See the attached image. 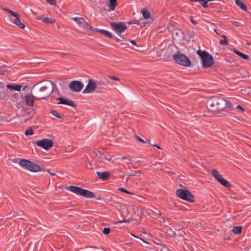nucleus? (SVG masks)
Returning <instances> with one entry per match:
<instances>
[{"instance_id":"nucleus-1","label":"nucleus","mask_w":251,"mask_h":251,"mask_svg":"<svg viewBox=\"0 0 251 251\" xmlns=\"http://www.w3.org/2000/svg\"><path fill=\"white\" fill-rule=\"evenodd\" d=\"M231 105L230 101L221 97H212L206 102L208 110L217 114L222 111H227L231 108Z\"/></svg>"},{"instance_id":"nucleus-2","label":"nucleus","mask_w":251,"mask_h":251,"mask_svg":"<svg viewBox=\"0 0 251 251\" xmlns=\"http://www.w3.org/2000/svg\"><path fill=\"white\" fill-rule=\"evenodd\" d=\"M54 85L50 81L41 86L36 84L32 89V93L36 96V100H46L53 91Z\"/></svg>"},{"instance_id":"nucleus-3","label":"nucleus","mask_w":251,"mask_h":251,"mask_svg":"<svg viewBox=\"0 0 251 251\" xmlns=\"http://www.w3.org/2000/svg\"><path fill=\"white\" fill-rule=\"evenodd\" d=\"M66 189L67 190L75 193V194L81 196L86 198H95L97 200H101V197L100 196H96L94 193L86 189H82L78 186H67Z\"/></svg>"},{"instance_id":"nucleus-4","label":"nucleus","mask_w":251,"mask_h":251,"mask_svg":"<svg viewBox=\"0 0 251 251\" xmlns=\"http://www.w3.org/2000/svg\"><path fill=\"white\" fill-rule=\"evenodd\" d=\"M173 58L176 63L181 66L187 67L191 66V61L189 57L178 50L173 55Z\"/></svg>"},{"instance_id":"nucleus-5","label":"nucleus","mask_w":251,"mask_h":251,"mask_svg":"<svg viewBox=\"0 0 251 251\" xmlns=\"http://www.w3.org/2000/svg\"><path fill=\"white\" fill-rule=\"evenodd\" d=\"M197 53L201 57L203 68L210 67L213 64L214 59L210 54L201 50L197 51Z\"/></svg>"},{"instance_id":"nucleus-6","label":"nucleus","mask_w":251,"mask_h":251,"mask_svg":"<svg viewBox=\"0 0 251 251\" xmlns=\"http://www.w3.org/2000/svg\"><path fill=\"white\" fill-rule=\"evenodd\" d=\"M176 196L179 198L190 201H194V197L193 195L188 190L179 189L176 192Z\"/></svg>"},{"instance_id":"nucleus-7","label":"nucleus","mask_w":251,"mask_h":251,"mask_svg":"<svg viewBox=\"0 0 251 251\" xmlns=\"http://www.w3.org/2000/svg\"><path fill=\"white\" fill-rule=\"evenodd\" d=\"M4 10L9 13L13 17L10 18L11 22L22 29L25 27V24L21 22L19 15L18 13L8 8H4Z\"/></svg>"},{"instance_id":"nucleus-8","label":"nucleus","mask_w":251,"mask_h":251,"mask_svg":"<svg viewBox=\"0 0 251 251\" xmlns=\"http://www.w3.org/2000/svg\"><path fill=\"white\" fill-rule=\"evenodd\" d=\"M72 20L76 22V23L81 28L86 30H91L93 31L94 28L82 17H74Z\"/></svg>"},{"instance_id":"nucleus-9","label":"nucleus","mask_w":251,"mask_h":251,"mask_svg":"<svg viewBox=\"0 0 251 251\" xmlns=\"http://www.w3.org/2000/svg\"><path fill=\"white\" fill-rule=\"evenodd\" d=\"M110 25L112 29L118 34L123 32L127 29V26L124 23L122 22H119L118 23L111 22Z\"/></svg>"},{"instance_id":"nucleus-10","label":"nucleus","mask_w":251,"mask_h":251,"mask_svg":"<svg viewBox=\"0 0 251 251\" xmlns=\"http://www.w3.org/2000/svg\"><path fill=\"white\" fill-rule=\"evenodd\" d=\"M36 145L48 151L53 146V142L52 140L49 139H43L36 142Z\"/></svg>"},{"instance_id":"nucleus-11","label":"nucleus","mask_w":251,"mask_h":251,"mask_svg":"<svg viewBox=\"0 0 251 251\" xmlns=\"http://www.w3.org/2000/svg\"><path fill=\"white\" fill-rule=\"evenodd\" d=\"M84 85L81 81L73 80L69 85L70 89L73 92H79L83 89Z\"/></svg>"},{"instance_id":"nucleus-12","label":"nucleus","mask_w":251,"mask_h":251,"mask_svg":"<svg viewBox=\"0 0 251 251\" xmlns=\"http://www.w3.org/2000/svg\"><path fill=\"white\" fill-rule=\"evenodd\" d=\"M97 86V85L96 82L94 80L89 79L87 86L83 91V93H91L95 91Z\"/></svg>"},{"instance_id":"nucleus-13","label":"nucleus","mask_w":251,"mask_h":251,"mask_svg":"<svg viewBox=\"0 0 251 251\" xmlns=\"http://www.w3.org/2000/svg\"><path fill=\"white\" fill-rule=\"evenodd\" d=\"M36 100V96L32 94H27L24 97V100L26 105L30 107H33L34 100Z\"/></svg>"},{"instance_id":"nucleus-14","label":"nucleus","mask_w":251,"mask_h":251,"mask_svg":"<svg viewBox=\"0 0 251 251\" xmlns=\"http://www.w3.org/2000/svg\"><path fill=\"white\" fill-rule=\"evenodd\" d=\"M58 100H59V104H65L67 105L71 106L73 107H75L76 105L75 104L74 102L72 100H68L67 99H64L62 98H59L57 99Z\"/></svg>"},{"instance_id":"nucleus-15","label":"nucleus","mask_w":251,"mask_h":251,"mask_svg":"<svg viewBox=\"0 0 251 251\" xmlns=\"http://www.w3.org/2000/svg\"><path fill=\"white\" fill-rule=\"evenodd\" d=\"M28 168L27 170L33 172H38L42 171L41 167L39 165L31 161Z\"/></svg>"},{"instance_id":"nucleus-16","label":"nucleus","mask_w":251,"mask_h":251,"mask_svg":"<svg viewBox=\"0 0 251 251\" xmlns=\"http://www.w3.org/2000/svg\"><path fill=\"white\" fill-rule=\"evenodd\" d=\"M97 175L99 178L103 180H106L110 176V173L108 172H97Z\"/></svg>"},{"instance_id":"nucleus-17","label":"nucleus","mask_w":251,"mask_h":251,"mask_svg":"<svg viewBox=\"0 0 251 251\" xmlns=\"http://www.w3.org/2000/svg\"><path fill=\"white\" fill-rule=\"evenodd\" d=\"M93 31H96L97 32H99L101 34L104 35V36L108 37L109 38L113 39V36H112V34L110 32H109L107 30H105L104 29H99L97 28H94V30H93Z\"/></svg>"},{"instance_id":"nucleus-18","label":"nucleus","mask_w":251,"mask_h":251,"mask_svg":"<svg viewBox=\"0 0 251 251\" xmlns=\"http://www.w3.org/2000/svg\"><path fill=\"white\" fill-rule=\"evenodd\" d=\"M30 161L25 159H20L19 162V164L20 165V166L25 170H27V169L29 168L28 166L30 164Z\"/></svg>"},{"instance_id":"nucleus-19","label":"nucleus","mask_w":251,"mask_h":251,"mask_svg":"<svg viewBox=\"0 0 251 251\" xmlns=\"http://www.w3.org/2000/svg\"><path fill=\"white\" fill-rule=\"evenodd\" d=\"M7 88L10 90H14L17 91H20L22 87V86L20 84H8L6 85Z\"/></svg>"},{"instance_id":"nucleus-20","label":"nucleus","mask_w":251,"mask_h":251,"mask_svg":"<svg viewBox=\"0 0 251 251\" xmlns=\"http://www.w3.org/2000/svg\"><path fill=\"white\" fill-rule=\"evenodd\" d=\"M211 174L212 176L219 182L223 178L222 175H221L216 170L214 169L211 170Z\"/></svg>"},{"instance_id":"nucleus-21","label":"nucleus","mask_w":251,"mask_h":251,"mask_svg":"<svg viewBox=\"0 0 251 251\" xmlns=\"http://www.w3.org/2000/svg\"><path fill=\"white\" fill-rule=\"evenodd\" d=\"M236 5L239 6L242 10L247 11V7L246 5L240 0H236Z\"/></svg>"},{"instance_id":"nucleus-22","label":"nucleus","mask_w":251,"mask_h":251,"mask_svg":"<svg viewBox=\"0 0 251 251\" xmlns=\"http://www.w3.org/2000/svg\"><path fill=\"white\" fill-rule=\"evenodd\" d=\"M117 0H109L110 4L109 5V11H113L115 9L117 3Z\"/></svg>"},{"instance_id":"nucleus-23","label":"nucleus","mask_w":251,"mask_h":251,"mask_svg":"<svg viewBox=\"0 0 251 251\" xmlns=\"http://www.w3.org/2000/svg\"><path fill=\"white\" fill-rule=\"evenodd\" d=\"M141 13L143 15V17L145 19H149L151 17V14L150 12L148 10L145 9V8H143L141 10Z\"/></svg>"},{"instance_id":"nucleus-24","label":"nucleus","mask_w":251,"mask_h":251,"mask_svg":"<svg viewBox=\"0 0 251 251\" xmlns=\"http://www.w3.org/2000/svg\"><path fill=\"white\" fill-rule=\"evenodd\" d=\"M173 36L181 38L183 37V33L182 30H176L174 31Z\"/></svg>"},{"instance_id":"nucleus-25","label":"nucleus","mask_w":251,"mask_h":251,"mask_svg":"<svg viewBox=\"0 0 251 251\" xmlns=\"http://www.w3.org/2000/svg\"><path fill=\"white\" fill-rule=\"evenodd\" d=\"M219 182L221 184H222V185H223L226 187L229 188L230 187V183L227 180H226V179H225L224 178L221 179L219 181Z\"/></svg>"},{"instance_id":"nucleus-26","label":"nucleus","mask_w":251,"mask_h":251,"mask_svg":"<svg viewBox=\"0 0 251 251\" xmlns=\"http://www.w3.org/2000/svg\"><path fill=\"white\" fill-rule=\"evenodd\" d=\"M192 1L195 2H199L204 8H206L208 6L207 0H192Z\"/></svg>"},{"instance_id":"nucleus-27","label":"nucleus","mask_w":251,"mask_h":251,"mask_svg":"<svg viewBox=\"0 0 251 251\" xmlns=\"http://www.w3.org/2000/svg\"><path fill=\"white\" fill-rule=\"evenodd\" d=\"M236 55H239L240 57L245 60H248L249 59V57L248 55L241 52L238 50H236Z\"/></svg>"},{"instance_id":"nucleus-28","label":"nucleus","mask_w":251,"mask_h":251,"mask_svg":"<svg viewBox=\"0 0 251 251\" xmlns=\"http://www.w3.org/2000/svg\"><path fill=\"white\" fill-rule=\"evenodd\" d=\"M42 21L44 23L46 24H53L55 22V20L54 19H50L48 17H45L42 19Z\"/></svg>"},{"instance_id":"nucleus-29","label":"nucleus","mask_w":251,"mask_h":251,"mask_svg":"<svg viewBox=\"0 0 251 251\" xmlns=\"http://www.w3.org/2000/svg\"><path fill=\"white\" fill-rule=\"evenodd\" d=\"M50 113H51L52 115H53V116H55V117H57V118H59V119H61V118H62V116L60 114H59V113H58V112H57V111H56V110H51V111H50Z\"/></svg>"},{"instance_id":"nucleus-30","label":"nucleus","mask_w":251,"mask_h":251,"mask_svg":"<svg viewBox=\"0 0 251 251\" xmlns=\"http://www.w3.org/2000/svg\"><path fill=\"white\" fill-rule=\"evenodd\" d=\"M225 39L224 40H220V41H219V43L221 45H224V46H225V45H227L228 44V41H227V40L226 39V36L224 35V36H222Z\"/></svg>"},{"instance_id":"nucleus-31","label":"nucleus","mask_w":251,"mask_h":251,"mask_svg":"<svg viewBox=\"0 0 251 251\" xmlns=\"http://www.w3.org/2000/svg\"><path fill=\"white\" fill-rule=\"evenodd\" d=\"M25 134L27 136V135H31L33 134V131L32 128H29L27 129L25 131Z\"/></svg>"},{"instance_id":"nucleus-32","label":"nucleus","mask_w":251,"mask_h":251,"mask_svg":"<svg viewBox=\"0 0 251 251\" xmlns=\"http://www.w3.org/2000/svg\"><path fill=\"white\" fill-rule=\"evenodd\" d=\"M118 190H120V191H122V192H124V193H126L128 194H131V195L134 194L133 193H131V192H130L128 191L125 188H124L123 187L119 188Z\"/></svg>"},{"instance_id":"nucleus-33","label":"nucleus","mask_w":251,"mask_h":251,"mask_svg":"<svg viewBox=\"0 0 251 251\" xmlns=\"http://www.w3.org/2000/svg\"><path fill=\"white\" fill-rule=\"evenodd\" d=\"M236 110L242 113L245 111V109L240 105H238L236 106Z\"/></svg>"},{"instance_id":"nucleus-34","label":"nucleus","mask_w":251,"mask_h":251,"mask_svg":"<svg viewBox=\"0 0 251 251\" xmlns=\"http://www.w3.org/2000/svg\"><path fill=\"white\" fill-rule=\"evenodd\" d=\"M110 231V228L109 227H104L103 229V233L104 234H108Z\"/></svg>"},{"instance_id":"nucleus-35","label":"nucleus","mask_w":251,"mask_h":251,"mask_svg":"<svg viewBox=\"0 0 251 251\" xmlns=\"http://www.w3.org/2000/svg\"><path fill=\"white\" fill-rule=\"evenodd\" d=\"M94 153L96 154V156L99 158H100L102 155L101 152L100 151H94Z\"/></svg>"},{"instance_id":"nucleus-36","label":"nucleus","mask_w":251,"mask_h":251,"mask_svg":"<svg viewBox=\"0 0 251 251\" xmlns=\"http://www.w3.org/2000/svg\"><path fill=\"white\" fill-rule=\"evenodd\" d=\"M135 138L138 140L139 141V142L142 143H147V142L145 141L144 140H143V139H142L141 137H140L139 136H138V135H135Z\"/></svg>"},{"instance_id":"nucleus-37","label":"nucleus","mask_w":251,"mask_h":251,"mask_svg":"<svg viewBox=\"0 0 251 251\" xmlns=\"http://www.w3.org/2000/svg\"><path fill=\"white\" fill-rule=\"evenodd\" d=\"M242 229V226H236V234H240Z\"/></svg>"},{"instance_id":"nucleus-38","label":"nucleus","mask_w":251,"mask_h":251,"mask_svg":"<svg viewBox=\"0 0 251 251\" xmlns=\"http://www.w3.org/2000/svg\"><path fill=\"white\" fill-rule=\"evenodd\" d=\"M9 92L8 90H6L4 91H3V94L4 95V98L5 99H8L9 96Z\"/></svg>"},{"instance_id":"nucleus-39","label":"nucleus","mask_w":251,"mask_h":251,"mask_svg":"<svg viewBox=\"0 0 251 251\" xmlns=\"http://www.w3.org/2000/svg\"><path fill=\"white\" fill-rule=\"evenodd\" d=\"M108 77L112 80H115V81H119L120 80V79L119 78L115 76H113V75H109L108 76Z\"/></svg>"},{"instance_id":"nucleus-40","label":"nucleus","mask_w":251,"mask_h":251,"mask_svg":"<svg viewBox=\"0 0 251 251\" xmlns=\"http://www.w3.org/2000/svg\"><path fill=\"white\" fill-rule=\"evenodd\" d=\"M48 3L52 5H55L56 3L55 0H46Z\"/></svg>"},{"instance_id":"nucleus-41","label":"nucleus","mask_w":251,"mask_h":251,"mask_svg":"<svg viewBox=\"0 0 251 251\" xmlns=\"http://www.w3.org/2000/svg\"><path fill=\"white\" fill-rule=\"evenodd\" d=\"M100 159L106 160L110 161L111 160V157L107 158L104 154H102V155Z\"/></svg>"},{"instance_id":"nucleus-42","label":"nucleus","mask_w":251,"mask_h":251,"mask_svg":"<svg viewBox=\"0 0 251 251\" xmlns=\"http://www.w3.org/2000/svg\"><path fill=\"white\" fill-rule=\"evenodd\" d=\"M148 143L151 145V146L156 147L157 148L159 149H161V148L157 144H152L150 142H148Z\"/></svg>"},{"instance_id":"nucleus-43","label":"nucleus","mask_w":251,"mask_h":251,"mask_svg":"<svg viewBox=\"0 0 251 251\" xmlns=\"http://www.w3.org/2000/svg\"><path fill=\"white\" fill-rule=\"evenodd\" d=\"M130 220L129 219H125L123 221H120L118 223H129Z\"/></svg>"},{"instance_id":"nucleus-44","label":"nucleus","mask_w":251,"mask_h":251,"mask_svg":"<svg viewBox=\"0 0 251 251\" xmlns=\"http://www.w3.org/2000/svg\"><path fill=\"white\" fill-rule=\"evenodd\" d=\"M47 172L51 175V176H55V174L54 172H51L50 170H48Z\"/></svg>"},{"instance_id":"nucleus-45","label":"nucleus","mask_w":251,"mask_h":251,"mask_svg":"<svg viewBox=\"0 0 251 251\" xmlns=\"http://www.w3.org/2000/svg\"><path fill=\"white\" fill-rule=\"evenodd\" d=\"M128 41H129L132 44L136 45V43L134 40H128Z\"/></svg>"},{"instance_id":"nucleus-46","label":"nucleus","mask_w":251,"mask_h":251,"mask_svg":"<svg viewBox=\"0 0 251 251\" xmlns=\"http://www.w3.org/2000/svg\"><path fill=\"white\" fill-rule=\"evenodd\" d=\"M117 42H120L122 40L117 37H113V38Z\"/></svg>"},{"instance_id":"nucleus-47","label":"nucleus","mask_w":251,"mask_h":251,"mask_svg":"<svg viewBox=\"0 0 251 251\" xmlns=\"http://www.w3.org/2000/svg\"><path fill=\"white\" fill-rule=\"evenodd\" d=\"M191 22H192L194 25H196V24H197V23L195 21H194V20H191Z\"/></svg>"},{"instance_id":"nucleus-48","label":"nucleus","mask_w":251,"mask_h":251,"mask_svg":"<svg viewBox=\"0 0 251 251\" xmlns=\"http://www.w3.org/2000/svg\"><path fill=\"white\" fill-rule=\"evenodd\" d=\"M235 230H236L235 226H234V227H233V229H232V232H233L234 234H235Z\"/></svg>"},{"instance_id":"nucleus-49","label":"nucleus","mask_w":251,"mask_h":251,"mask_svg":"<svg viewBox=\"0 0 251 251\" xmlns=\"http://www.w3.org/2000/svg\"><path fill=\"white\" fill-rule=\"evenodd\" d=\"M213 30H214V31H215L217 34H219V35L220 34L218 32V31H217V29H216V28H214V29H213Z\"/></svg>"},{"instance_id":"nucleus-50","label":"nucleus","mask_w":251,"mask_h":251,"mask_svg":"<svg viewBox=\"0 0 251 251\" xmlns=\"http://www.w3.org/2000/svg\"><path fill=\"white\" fill-rule=\"evenodd\" d=\"M0 87H3V84L1 82H0Z\"/></svg>"},{"instance_id":"nucleus-51","label":"nucleus","mask_w":251,"mask_h":251,"mask_svg":"<svg viewBox=\"0 0 251 251\" xmlns=\"http://www.w3.org/2000/svg\"><path fill=\"white\" fill-rule=\"evenodd\" d=\"M37 19L38 20H42V18H41V17H38V18H37Z\"/></svg>"},{"instance_id":"nucleus-52","label":"nucleus","mask_w":251,"mask_h":251,"mask_svg":"<svg viewBox=\"0 0 251 251\" xmlns=\"http://www.w3.org/2000/svg\"><path fill=\"white\" fill-rule=\"evenodd\" d=\"M139 21H135V22L133 23L134 24H138V23H139Z\"/></svg>"},{"instance_id":"nucleus-53","label":"nucleus","mask_w":251,"mask_h":251,"mask_svg":"<svg viewBox=\"0 0 251 251\" xmlns=\"http://www.w3.org/2000/svg\"><path fill=\"white\" fill-rule=\"evenodd\" d=\"M126 157H124L122 158V160H124V159H126Z\"/></svg>"},{"instance_id":"nucleus-54","label":"nucleus","mask_w":251,"mask_h":251,"mask_svg":"<svg viewBox=\"0 0 251 251\" xmlns=\"http://www.w3.org/2000/svg\"><path fill=\"white\" fill-rule=\"evenodd\" d=\"M26 87H27V86H25V87H24L23 89V90H25Z\"/></svg>"},{"instance_id":"nucleus-55","label":"nucleus","mask_w":251,"mask_h":251,"mask_svg":"<svg viewBox=\"0 0 251 251\" xmlns=\"http://www.w3.org/2000/svg\"><path fill=\"white\" fill-rule=\"evenodd\" d=\"M233 50L234 52V53H235V49H234Z\"/></svg>"},{"instance_id":"nucleus-56","label":"nucleus","mask_w":251,"mask_h":251,"mask_svg":"<svg viewBox=\"0 0 251 251\" xmlns=\"http://www.w3.org/2000/svg\"><path fill=\"white\" fill-rule=\"evenodd\" d=\"M143 240V241H144V242L147 243L146 242H145V241H144V240Z\"/></svg>"},{"instance_id":"nucleus-57","label":"nucleus","mask_w":251,"mask_h":251,"mask_svg":"<svg viewBox=\"0 0 251 251\" xmlns=\"http://www.w3.org/2000/svg\"><path fill=\"white\" fill-rule=\"evenodd\" d=\"M212 25H213L214 26H215L214 24H212Z\"/></svg>"}]
</instances>
